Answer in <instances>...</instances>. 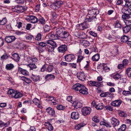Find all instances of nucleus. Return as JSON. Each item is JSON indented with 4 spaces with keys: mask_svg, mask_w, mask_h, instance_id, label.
Instances as JSON below:
<instances>
[{
    "mask_svg": "<svg viewBox=\"0 0 131 131\" xmlns=\"http://www.w3.org/2000/svg\"><path fill=\"white\" fill-rule=\"evenodd\" d=\"M12 58L16 61H18L20 57L17 53H15L12 55Z\"/></svg>",
    "mask_w": 131,
    "mask_h": 131,
    "instance_id": "25",
    "label": "nucleus"
},
{
    "mask_svg": "<svg viewBox=\"0 0 131 131\" xmlns=\"http://www.w3.org/2000/svg\"><path fill=\"white\" fill-rule=\"evenodd\" d=\"M103 107V104L102 103L96 105L95 107L96 108L97 110L102 109Z\"/></svg>",
    "mask_w": 131,
    "mask_h": 131,
    "instance_id": "39",
    "label": "nucleus"
},
{
    "mask_svg": "<svg viewBox=\"0 0 131 131\" xmlns=\"http://www.w3.org/2000/svg\"><path fill=\"white\" fill-rule=\"evenodd\" d=\"M104 25H100L97 27V30L98 31H101L104 28Z\"/></svg>",
    "mask_w": 131,
    "mask_h": 131,
    "instance_id": "50",
    "label": "nucleus"
},
{
    "mask_svg": "<svg viewBox=\"0 0 131 131\" xmlns=\"http://www.w3.org/2000/svg\"><path fill=\"white\" fill-rule=\"evenodd\" d=\"M103 69L106 72H108L110 70V69L106 66L103 67Z\"/></svg>",
    "mask_w": 131,
    "mask_h": 131,
    "instance_id": "62",
    "label": "nucleus"
},
{
    "mask_svg": "<svg viewBox=\"0 0 131 131\" xmlns=\"http://www.w3.org/2000/svg\"><path fill=\"white\" fill-rule=\"evenodd\" d=\"M7 94L9 95H11L12 97H14L15 99L20 98L23 96L22 94L20 92L15 91L12 89L8 90L7 91Z\"/></svg>",
    "mask_w": 131,
    "mask_h": 131,
    "instance_id": "2",
    "label": "nucleus"
},
{
    "mask_svg": "<svg viewBox=\"0 0 131 131\" xmlns=\"http://www.w3.org/2000/svg\"><path fill=\"white\" fill-rule=\"evenodd\" d=\"M88 89L84 85L81 88V89L79 91L80 93L86 95L88 94Z\"/></svg>",
    "mask_w": 131,
    "mask_h": 131,
    "instance_id": "21",
    "label": "nucleus"
},
{
    "mask_svg": "<svg viewBox=\"0 0 131 131\" xmlns=\"http://www.w3.org/2000/svg\"><path fill=\"white\" fill-rule=\"evenodd\" d=\"M15 2L17 3L22 4L24 3L23 0H15Z\"/></svg>",
    "mask_w": 131,
    "mask_h": 131,
    "instance_id": "64",
    "label": "nucleus"
},
{
    "mask_svg": "<svg viewBox=\"0 0 131 131\" xmlns=\"http://www.w3.org/2000/svg\"><path fill=\"white\" fill-rule=\"evenodd\" d=\"M43 28L45 32L49 31L50 29V26L48 25H45Z\"/></svg>",
    "mask_w": 131,
    "mask_h": 131,
    "instance_id": "40",
    "label": "nucleus"
},
{
    "mask_svg": "<svg viewBox=\"0 0 131 131\" xmlns=\"http://www.w3.org/2000/svg\"><path fill=\"white\" fill-rule=\"evenodd\" d=\"M47 67V69L48 71L51 72L53 70V66L52 65L48 66L47 64L44 65L41 68V72L44 71L46 70V67Z\"/></svg>",
    "mask_w": 131,
    "mask_h": 131,
    "instance_id": "6",
    "label": "nucleus"
},
{
    "mask_svg": "<svg viewBox=\"0 0 131 131\" xmlns=\"http://www.w3.org/2000/svg\"><path fill=\"white\" fill-rule=\"evenodd\" d=\"M54 48L50 46H47V50L49 52H51V53H52L53 52Z\"/></svg>",
    "mask_w": 131,
    "mask_h": 131,
    "instance_id": "41",
    "label": "nucleus"
},
{
    "mask_svg": "<svg viewBox=\"0 0 131 131\" xmlns=\"http://www.w3.org/2000/svg\"><path fill=\"white\" fill-rule=\"evenodd\" d=\"M122 18L124 19H128L130 18V16L129 15L126 14H124L122 15Z\"/></svg>",
    "mask_w": 131,
    "mask_h": 131,
    "instance_id": "52",
    "label": "nucleus"
},
{
    "mask_svg": "<svg viewBox=\"0 0 131 131\" xmlns=\"http://www.w3.org/2000/svg\"><path fill=\"white\" fill-rule=\"evenodd\" d=\"M18 71L19 73L25 75H27L29 74L28 72L26 70L20 68H18Z\"/></svg>",
    "mask_w": 131,
    "mask_h": 131,
    "instance_id": "18",
    "label": "nucleus"
},
{
    "mask_svg": "<svg viewBox=\"0 0 131 131\" xmlns=\"http://www.w3.org/2000/svg\"><path fill=\"white\" fill-rule=\"evenodd\" d=\"M7 22L6 18H4L2 20H0V25H5Z\"/></svg>",
    "mask_w": 131,
    "mask_h": 131,
    "instance_id": "45",
    "label": "nucleus"
},
{
    "mask_svg": "<svg viewBox=\"0 0 131 131\" xmlns=\"http://www.w3.org/2000/svg\"><path fill=\"white\" fill-rule=\"evenodd\" d=\"M100 58L99 54H96L93 56L92 57V59L93 61H97Z\"/></svg>",
    "mask_w": 131,
    "mask_h": 131,
    "instance_id": "28",
    "label": "nucleus"
},
{
    "mask_svg": "<svg viewBox=\"0 0 131 131\" xmlns=\"http://www.w3.org/2000/svg\"><path fill=\"white\" fill-rule=\"evenodd\" d=\"M37 113L38 112V113L37 114L38 115L37 116V119L38 120H39L40 121L41 119L40 115V114L41 113V112L40 111V110L39 109H38L37 111Z\"/></svg>",
    "mask_w": 131,
    "mask_h": 131,
    "instance_id": "42",
    "label": "nucleus"
},
{
    "mask_svg": "<svg viewBox=\"0 0 131 131\" xmlns=\"http://www.w3.org/2000/svg\"><path fill=\"white\" fill-rule=\"evenodd\" d=\"M126 125L123 124L118 129V131H124L125 129Z\"/></svg>",
    "mask_w": 131,
    "mask_h": 131,
    "instance_id": "38",
    "label": "nucleus"
},
{
    "mask_svg": "<svg viewBox=\"0 0 131 131\" xmlns=\"http://www.w3.org/2000/svg\"><path fill=\"white\" fill-rule=\"evenodd\" d=\"M47 44H50L52 46V47L54 48L57 47L56 42L52 40H48L47 41Z\"/></svg>",
    "mask_w": 131,
    "mask_h": 131,
    "instance_id": "23",
    "label": "nucleus"
},
{
    "mask_svg": "<svg viewBox=\"0 0 131 131\" xmlns=\"http://www.w3.org/2000/svg\"><path fill=\"white\" fill-rule=\"evenodd\" d=\"M44 97H46L47 98H48L49 99V100L50 101H52L54 99V97L52 96H48L47 95V94H45V96H44Z\"/></svg>",
    "mask_w": 131,
    "mask_h": 131,
    "instance_id": "54",
    "label": "nucleus"
},
{
    "mask_svg": "<svg viewBox=\"0 0 131 131\" xmlns=\"http://www.w3.org/2000/svg\"><path fill=\"white\" fill-rule=\"evenodd\" d=\"M67 46L65 45H62L58 48V50L59 52L63 53L67 50Z\"/></svg>",
    "mask_w": 131,
    "mask_h": 131,
    "instance_id": "13",
    "label": "nucleus"
},
{
    "mask_svg": "<svg viewBox=\"0 0 131 131\" xmlns=\"http://www.w3.org/2000/svg\"><path fill=\"white\" fill-rule=\"evenodd\" d=\"M30 68L31 69H33L36 68V67L34 63H29L28 64Z\"/></svg>",
    "mask_w": 131,
    "mask_h": 131,
    "instance_id": "46",
    "label": "nucleus"
},
{
    "mask_svg": "<svg viewBox=\"0 0 131 131\" xmlns=\"http://www.w3.org/2000/svg\"><path fill=\"white\" fill-rule=\"evenodd\" d=\"M92 119V120L96 123H98L100 122L99 117L96 116H94Z\"/></svg>",
    "mask_w": 131,
    "mask_h": 131,
    "instance_id": "37",
    "label": "nucleus"
},
{
    "mask_svg": "<svg viewBox=\"0 0 131 131\" xmlns=\"http://www.w3.org/2000/svg\"><path fill=\"white\" fill-rule=\"evenodd\" d=\"M111 123L113 125V127H115L119 125L120 122L117 119L114 117H112L111 119Z\"/></svg>",
    "mask_w": 131,
    "mask_h": 131,
    "instance_id": "5",
    "label": "nucleus"
},
{
    "mask_svg": "<svg viewBox=\"0 0 131 131\" xmlns=\"http://www.w3.org/2000/svg\"><path fill=\"white\" fill-rule=\"evenodd\" d=\"M85 125V124L83 123H81L79 124L76 126L75 127V129L76 130H79L81 128L83 127Z\"/></svg>",
    "mask_w": 131,
    "mask_h": 131,
    "instance_id": "30",
    "label": "nucleus"
},
{
    "mask_svg": "<svg viewBox=\"0 0 131 131\" xmlns=\"http://www.w3.org/2000/svg\"><path fill=\"white\" fill-rule=\"evenodd\" d=\"M122 12L124 14L130 15L131 14V9L126 7H124L121 10Z\"/></svg>",
    "mask_w": 131,
    "mask_h": 131,
    "instance_id": "10",
    "label": "nucleus"
},
{
    "mask_svg": "<svg viewBox=\"0 0 131 131\" xmlns=\"http://www.w3.org/2000/svg\"><path fill=\"white\" fill-rule=\"evenodd\" d=\"M18 7L17 10L20 13L23 12L24 10H23V7L21 6H17Z\"/></svg>",
    "mask_w": 131,
    "mask_h": 131,
    "instance_id": "51",
    "label": "nucleus"
},
{
    "mask_svg": "<svg viewBox=\"0 0 131 131\" xmlns=\"http://www.w3.org/2000/svg\"><path fill=\"white\" fill-rule=\"evenodd\" d=\"M102 82H99V81L96 82L94 81V86H95L97 88L101 87L102 85Z\"/></svg>",
    "mask_w": 131,
    "mask_h": 131,
    "instance_id": "33",
    "label": "nucleus"
},
{
    "mask_svg": "<svg viewBox=\"0 0 131 131\" xmlns=\"http://www.w3.org/2000/svg\"><path fill=\"white\" fill-rule=\"evenodd\" d=\"M47 44H50L52 46V47L54 48L57 47L56 42L52 40H48L47 41Z\"/></svg>",
    "mask_w": 131,
    "mask_h": 131,
    "instance_id": "24",
    "label": "nucleus"
},
{
    "mask_svg": "<svg viewBox=\"0 0 131 131\" xmlns=\"http://www.w3.org/2000/svg\"><path fill=\"white\" fill-rule=\"evenodd\" d=\"M55 77L54 75L51 74H48L46 75L45 77V80H44L42 82L43 83H45V82L47 80H54L55 78Z\"/></svg>",
    "mask_w": 131,
    "mask_h": 131,
    "instance_id": "7",
    "label": "nucleus"
},
{
    "mask_svg": "<svg viewBox=\"0 0 131 131\" xmlns=\"http://www.w3.org/2000/svg\"><path fill=\"white\" fill-rule=\"evenodd\" d=\"M77 27L80 30H84L88 28L87 25H77Z\"/></svg>",
    "mask_w": 131,
    "mask_h": 131,
    "instance_id": "29",
    "label": "nucleus"
},
{
    "mask_svg": "<svg viewBox=\"0 0 131 131\" xmlns=\"http://www.w3.org/2000/svg\"><path fill=\"white\" fill-rule=\"evenodd\" d=\"M123 94L124 95L126 96L127 95L131 94V93L129 91H126L124 90L123 92Z\"/></svg>",
    "mask_w": 131,
    "mask_h": 131,
    "instance_id": "53",
    "label": "nucleus"
},
{
    "mask_svg": "<svg viewBox=\"0 0 131 131\" xmlns=\"http://www.w3.org/2000/svg\"><path fill=\"white\" fill-rule=\"evenodd\" d=\"M10 57V55L8 53H5L1 57V59L3 60H6Z\"/></svg>",
    "mask_w": 131,
    "mask_h": 131,
    "instance_id": "27",
    "label": "nucleus"
},
{
    "mask_svg": "<svg viewBox=\"0 0 131 131\" xmlns=\"http://www.w3.org/2000/svg\"><path fill=\"white\" fill-rule=\"evenodd\" d=\"M56 108L58 110H60L64 109L65 108V107L62 105H57Z\"/></svg>",
    "mask_w": 131,
    "mask_h": 131,
    "instance_id": "44",
    "label": "nucleus"
},
{
    "mask_svg": "<svg viewBox=\"0 0 131 131\" xmlns=\"http://www.w3.org/2000/svg\"><path fill=\"white\" fill-rule=\"evenodd\" d=\"M32 101L35 105H37V107L40 108V109L41 108V105L38 99L36 98H35Z\"/></svg>",
    "mask_w": 131,
    "mask_h": 131,
    "instance_id": "22",
    "label": "nucleus"
},
{
    "mask_svg": "<svg viewBox=\"0 0 131 131\" xmlns=\"http://www.w3.org/2000/svg\"><path fill=\"white\" fill-rule=\"evenodd\" d=\"M126 25V26L124 27L123 28V31L125 33H126L128 32L131 29L130 27L129 26V25Z\"/></svg>",
    "mask_w": 131,
    "mask_h": 131,
    "instance_id": "26",
    "label": "nucleus"
},
{
    "mask_svg": "<svg viewBox=\"0 0 131 131\" xmlns=\"http://www.w3.org/2000/svg\"><path fill=\"white\" fill-rule=\"evenodd\" d=\"M121 101L119 100H117L112 102L111 103V104L112 106L118 107L121 105Z\"/></svg>",
    "mask_w": 131,
    "mask_h": 131,
    "instance_id": "15",
    "label": "nucleus"
},
{
    "mask_svg": "<svg viewBox=\"0 0 131 131\" xmlns=\"http://www.w3.org/2000/svg\"><path fill=\"white\" fill-rule=\"evenodd\" d=\"M91 111V109L90 107H84L81 109L82 113V115L86 116L89 115Z\"/></svg>",
    "mask_w": 131,
    "mask_h": 131,
    "instance_id": "3",
    "label": "nucleus"
},
{
    "mask_svg": "<svg viewBox=\"0 0 131 131\" xmlns=\"http://www.w3.org/2000/svg\"><path fill=\"white\" fill-rule=\"evenodd\" d=\"M84 57L81 55L78 56L77 58V62L78 63L80 62L81 60H82L83 59Z\"/></svg>",
    "mask_w": 131,
    "mask_h": 131,
    "instance_id": "48",
    "label": "nucleus"
},
{
    "mask_svg": "<svg viewBox=\"0 0 131 131\" xmlns=\"http://www.w3.org/2000/svg\"><path fill=\"white\" fill-rule=\"evenodd\" d=\"M41 39V34H38L36 37L35 39L37 41L40 40Z\"/></svg>",
    "mask_w": 131,
    "mask_h": 131,
    "instance_id": "59",
    "label": "nucleus"
},
{
    "mask_svg": "<svg viewBox=\"0 0 131 131\" xmlns=\"http://www.w3.org/2000/svg\"><path fill=\"white\" fill-rule=\"evenodd\" d=\"M71 117L72 119H78L79 118V114L77 112H72L71 114Z\"/></svg>",
    "mask_w": 131,
    "mask_h": 131,
    "instance_id": "19",
    "label": "nucleus"
},
{
    "mask_svg": "<svg viewBox=\"0 0 131 131\" xmlns=\"http://www.w3.org/2000/svg\"><path fill=\"white\" fill-rule=\"evenodd\" d=\"M104 107L105 109L108 110L110 111H111L113 110V107L111 106H106Z\"/></svg>",
    "mask_w": 131,
    "mask_h": 131,
    "instance_id": "49",
    "label": "nucleus"
},
{
    "mask_svg": "<svg viewBox=\"0 0 131 131\" xmlns=\"http://www.w3.org/2000/svg\"><path fill=\"white\" fill-rule=\"evenodd\" d=\"M31 79L35 81L39 80L40 79V77L39 76H33L31 78Z\"/></svg>",
    "mask_w": 131,
    "mask_h": 131,
    "instance_id": "43",
    "label": "nucleus"
},
{
    "mask_svg": "<svg viewBox=\"0 0 131 131\" xmlns=\"http://www.w3.org/2000/svg\"><path fill=\"white\" fill-rule=\"evenodd\" d=\"M47 125H46L48 126V129L49 130H52L53 129V127L52 125L49 122H48L47 123H46Z\"/></svg>",
    "mask_w": 131,
    "mask_h": 131,
    "instance_id": "36",
    "label": "nucleus"
},
{
    "mask_svg": "<svg viewBox=\"0 0 131 131\" xmlns=\"http://www.w3.org/2000/svg\"><path fill=\"white\" fill-rule=\"evenodd\" d=\"M69 65L70 66V67L74 68H76L77 67V65L76 63H69Z\"/></svg>",
    "mask_w": 131,
    "mask_h": 131,
    "instance_id": "56",
    "label": "nucleus"
},
{
    "mask_svg": "<svg viewBox=\"0 0 131 131\" xmlns=\"http://www.w3.org/2000/svg\"><path fill=\"white\" fill-rule=\"evenodd\" d=\"M60 1H57L54 2L52 5V7L54 9H58L60 7V5L62 4V2Z\"/></svg>",
    "mask_w": 131,
    "mask_h": 131,
    "instance_id": "8",
    "label": "nucleus"
},
{
    "mask_svg": "<svg viewBox=\"0 0 131 131\" xmlns=\"http://www.w3.org/2000/svg\"><path fill=\"white\" fill-rule=\"evenodd\" d=\"M125 7H131V2H129L128 1H126L125 2Z\"/></svg>",
    "mask_w": 131,
    "mask_h": 131,
    "instance_id": "47",
    "label": "nucleus"
},
{
    "mask_svg": "<svg viewBox=\"0 0 131 131\" xmlns=\"http://www.w3.org/2000/svg\"><path fill=\"white\" fill-rule=\"evenodd\" d=\"M56 33L59 37L62 38L63 39H66L69 35V33L65 31L63 28L59 27L56 28Z\"/></svg>",
    "mask_w": 131,
    "mask_h": 131,
    "instance_id": "1",
    "label": "nucleus"
},
{
    "mask_svg": "<svg viewBox=\"0 0 131 131\" xmlns=\"http://www.w3.org/2000/svg\"><path fill=\"white\" fill-rule=\"evenodd\" d=\"M72 105L76 108H81L82 106V105L80 102H78L77 101L73 102L72 103Z\"/></svg>",
    "mask_w": 131,
    "mask_h": 131,
    "instance_id": "20",
    "label": "nucleus"
},
{
    "mask_svg": "<svg viewBox=\"0 0 131 131\" xmlns=\"http://www.w3.org/2000/svg\"><path fill=\"white\" fill-rule=\"evenodd\" d=\"M99 10L96 9H94L91 10H89V11L88 14L89 15L93 16L95 15H97L99 13Z\"/></svg>",
    "mask_w": 131,
    "mask_h": 131,
    "instance_id": "12",
    "label": "nucleus"
},
{
    "mask_svg": "<svg viewBox=\"0 0 131 131\" xmlns=\"http://www.w3.org/2000/svg\"><path fill=\"white\" fill-rule=\"evenodd\" d=\"M128 39V37L127 36L124 35L121 37V40L122 41L125 42L127 41Z\"/></svg>",
    "mask_w": 131,
    "mask_h": 131,
    "instance_id": "32",
    "label": "nucleus"
},
{
    "mask_svg": "<svg viewBox=\"0 0 131 131\" xmlns=\"http://www.w3.org/2000/svg\"><path fill=\"white\" fill-rule=\"evenodd\" d=\"M25 37L26 39L29 40H31L33 37L32 36L28 34H27Z\"/></svg>",
    "mask_w": 131,
    "mask_h": 131,
    "instance_id": "55",
    "label": "nucleus"
},
{
    "mask_svg": "<svg viewBox=\"0 0 131 131\" xmlns=\"http://www.w3.org/2000/svg\"><path fill=\"white\" fill-rule=\"evenodd\" d=\"M106 97H110V98H113L114 97L113 94H112L109 92H106Z\"/></svg>",
    "mask_w": 131,
    "mask_h": 131,
    "instance_id": "58",
    "label": "nucleus"
},
{
    "mask_svg": "<svg viewBox=\"0 0 131 131\" xmlns=\"http://www.w3.org/2000/svg\"><path fill=\"white\" fill-rule=\"evenodd\" d=\"M47 36L49 38L53 39H58L59 37L57 34H54L52 33H49Z\"/></svg>",
    "mask_w": 131,
    "mask_h": 131,
    "instance_id": "17",
    "label": "nucleus"
},
{
    "mask_svg": "<svg viewBox=\"0 0 131 131\" xmlns=\"http://www.w3.org/2000/svg\"><path fill=\"white\" fill-rule=\"evenodd\" d=\"M16 39L14 36H9L6 37L5 38V41L8 43H10L14 41Z\"/></svg>",
    "mask_w": 131,
    "mask_h": 131,
    "instance_id": "9",
    "label": "nucleus"
},
{
    "mask_svg": "<svg viewBox=\"0 0 131 131\" xmlns=\"http://www.w3.org/2000/svg\"><path fill=\"white\" fill-rule=\"evenodd\" d=\"M126 73L128 77L131 78V68H128L127 69Z\"/></svg>",
    "mask_w": 131,
    "mask_h": 131,
    "instance_id": "34",
    "label": "nucleus"
},
{
    "mask_svg": "<svg viewBox=\"0 0 131 131\" xmlns=\"http://www.w3.org/2000/svg\"><path fill=\"white\" fill-rule=\"evenodd\" d=\"M89 33L91 35L94 37H96L97 36V33H95L92 31H90L89 32Z\"/></svg>",
    "mask_w": 131,
    "mask_h": 131,
    "instance_id": "60",
    "label": "nucleus"
},
{
    "mask_svg": "<svg viewBox=\"0 0 131 131\" xmlns=\"http://www.w3.org/2000/svg\"><path fill=\"white\" fill-rule=\"evenodd\" d=\"M122 77V75H120L118 73L114 75L113 77V78L114 79L116 80H118Z\"/></svg>",
    "mask_w": 131,
    "mask_h": 131,
    "instance_id": "35",
    "label": "nucleus"
},
{
    "mask_svg": "<svg viewBox=\"0 0 131 131\" xmlns=\"http://www.w3.org/2000/svg\"><path fill=\"white\" fill-rule=\"evenodd\" d=\"M86 76L84 73L82 72L79 73V75L77 76V77L80 80L84 81L85 80Z\"/></svg>",
    "mask_w": 131,
    "mask_h": 131,
    "instance_id": "11",
    "label": "nucleus"
},
{
    "mask_svg": "<svg viewBox=\"0 0 131 131\" xmlns=\"http://www.w3.org/2000/svg\"><path fill=\"white\" fill-rule=\"evenodd\" d=\"M6 67L7 69L10 70L13 69L14 66L13 64L10 63L6 64Z\"/></svg>",
    "mask_w": 131,
    "mask_h": 131,
    "instance_id": "31",
    "label": "nucleus"
},
{
    "mask_svg": "<svg viewBox=\"0 0 131 131\" xmlns=\"http://www.w3.org/2000/svg\"><path fill=\"white\" fill-rule=\"evenodd\" d=\"M28 19L31 23L33 24L37 23L38 20L36 17L33 16H29Z\"/></svg>",
    "mask_w": 131,
    "mask_h": 131,
    "instance_id": "16",
    "label": "nucleus"
},
{
    "mask_svg": "<svg viewBox=\"0 0 131 131\" xmlns=\"http://www.w3.org/2000/svg\"><path fill=\"white\" fill-rule=\"evenodd\" d=\"M92 17H90L89 16V18H87L86 20H85V21L86 22H91V21H92V20H93V19L92 18Z\"/></svg>",
    "mask_w": 131,
    "mask_h": 131,
    "instance_id": "61",
    "label": "nucleus"
},
{
    "mask_svg": "<svg viewBox=\"0 0 131 131\" xmlns=\"http://www.w3.org/2000/svg\"><path fill=\"white\" fill-rule=\"evenodd\" d=\"M4 44L3 39L1 37H0V47L2 46Z\"/></svg>",
    "mask_w": 131,
    "mask_h": 131,
    "instance_id": "63",
    "label": "nucleus"
},
{
    "mask_svg": "<svg viewBox=\"0 0 131 131\" xmlns=\"http://www.w3.org/2000/svg\"><path fill=\"white\" fill-rule=\"evenodd\" d=\"M83 85L79 83H76L73 86V89L76 91H79Z\"/></svg>",
    "mask_w": 131,
    "mask_h": 131,
    "instance_id": "14",
    "label": "nucleus"
},
{
    "mask_svg": "<svg viewBox=\"0 0 131 131\" xmlns=\"http://www.w3.org/2000/svg\"><path fill=\"white\" fill-rule=\"evenodd\" d=\"M49 115L51 116H54L55 113V112L53 109L50 111L48 113Z\"/></svg>",
    "mask_w": 131,
    "mask_h": 131,
    "instance_id": "57",
    "label": "nucleus"
},
{
    "mask_svg": "<svg viewBox=\"0 0 131 131\" xmlns=\"http://www.w3.org/2000/svg\"><path fill=\"white\" fill-rule=\"evenodd\" d=\"M64 57L66 61L68 62H70L74 60L75 57L73 54H66Z\"/></svg>",
    "mask_w": 131,
    "mask_h": 131,
    "instance_id": "4",
    "label": "nucleus"
}]
</instances>
